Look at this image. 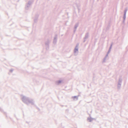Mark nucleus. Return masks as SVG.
I'll use <instances>...</instances> for the list:
<instances>
[{"label": "nucleus", "instance_id": "1", "mask_svg": "<svg viewBox=\"0 0 128 128\" xmlns=\"http://www.w3.org/2000/svg\"><path fill=\"white\" fill-rule=\"evenodd\" d=\"M22 96V100L24 103L27 105H28L30 103L32 105L34 104V102L32 99L23 96Z\"/></svg>", "mask_w": 128, "mask_h": 128}, {"label": "nucleus", "instance_id": "2", "mask_svg": "<svg viewBox=\"0 0 128 128\" xmlns=\"http://www.w3.org/2000/svg\"><path fill=\"white\" fill-rule=\"evenodd\" d=\"M79 46L78 44H77L74 49V53L76 55L78 53V46Z\"/></svg>", "mask_w": 128, "mask_h": 128}, {"label": "nucleus", "instance_id": "3", "mask_svg": "<svg viewBox=\"0 0 128 128\" xmlns=\"http://www.w3.org/2000/svg\"><path fill=\"white\" fill-rule=\"evenodd\" d=\"M32 3V2L31 1H29L28 3L26 5L25 8L26 10L28 9L30 7V5Z\"/></svg>", "mask_w": 128, "mask_h": 128}, {"label": "nucleus", "instance_id": "4", "mask_svg": "<svg viewBox=\"0 0 128 128\" xmlns=\"http://www.w3.org/2000/svg\"><path fill=\"white\" fill-rule=\"evenodd\" d=\"M128 10V9L127 8H126L124 11V16L123 17V22H124V21L125 20V19L126 18V12Z\"/></svg>", "mask_w": 128, "mask_h": 128}, {"label": "nucleus", "instance_id": "5", "mask_svg": "<svg viewBox=\"0 0 128 128\" xmlns=\"http://www.w3.org/2000/svg\"><path fill=\"white\" fill-rule=\"evenodd\" d=\"M50 41L48 40H47L45 42V45L46 46V50L48 49V45L49 43H50Z\"/></svg>", "mask_w": 128, "mask_h": 128}, {"label": "nucleus", "instance_id": "6", "mask_svg": "<svg viewBox=\"0 0 128 128\" xmlns=\"http://www.w3.org/2000/svg\"><path fill=\"white\" fill-rule=\"evenodd\" d=\"M57 35H56L54 37L53 40V43L54 44H56L57 42Z\"/></svg>", "mask_w": 128, "mask_h": 128}, {"label": "nucleus", "instance_id": "7", "mask_svg": "<svg viewBox=\"0 0 128 128\" xmlns=\"http://www.w3.org/2000/svg\"><path fill=\"white\" fill-rule=\"evenodd\" d=\"M88 33H87L86 34L85 37L84 38V42L86 41V40L88 38Z\"/></svg>", "mask_w": 128, "mask_h": 128}, {"label": "nucleus", "instance_id": "8", "mask_svg": "<svg viewBox=\"0 0 128 128\" xmlns=\"http://www.w3.org/2000/svg\"><path fill=\"white\" fill-rule=\"evenodd\" d=\"M63 82V80H59L56 81V83L57 85H59L60 84Z\"/></svg>", "mask_w": 128, "mask_h": 128}, {"label": "nucleus", "instance_id": "9", "mask_svg": "<svg viewBox=\"0 0 128 128\" xmlns=\"http://www.w3.org/2000/svg\"><path fill=\"white\" fill-rule=\"evenodd\" d=\"M108 56V54H106L105 56L103 59L102 62L104 63L106 62V60H107V58Z\"/></svg>", "mask_w": 128, "mask_h": 128}, {"label": "nucleus", "instance_id": "10", "mask_svg": "<svg viewBox=\"0 0 128 128\" xmlns=\"http://www.w3.org/2000/svg\"><path fill=\"white\" fill-rule=\"evenodd\" d=\"M78 23H77L74 26V32H75L76 30V29L77 27L78 26Z\"/></svg>", "mask_w": 128, "mask_h": 128}, {"label": "nucleus", "instance_id": "11", "mask_svg": "<svg viewBox=\"0 0 128 128\" xmlns=\"http://www.w3.org/2000/svg\"><path fill=\"white\" fill-rule=\"evenodd\" d=\"M79 95L78 96H72V98L74 100H75V99H76V100H77L78 99V98L79 96Z\"/></svg>", "mask_w": 128, "mask_h": 128}, {"label": "nucleus", "instance_id": "12", "mask_svg": "<svg viewBox=\"0 0 128 128\" xmlns=\"http://www.w3.org/2000/svg\"><path fill=\"white\" fill-rule=\"evenodd\" d=\"M122 81V79L120 78H119L118 80V83L121 84Z\"/></svg>", "mask_w": 128, "mask_h": 128}, {"label": "nucleus", "instance_id": "13", "mask_svg": "<svg viewBox=\"0 0 128 128\" xmlns=\"http://www.w3.org/2000/svg\"><path fill=\"white\" fill-rule=\"evenodd\" d=\"M38 15H37V16H36V17L34 20V22H36V20H37V18L38 17Z\"/></svg>", "mask_w": 128, "mask_h": 128}, {"label": "nucleus", "instance_id": "14", "mask_svg": "<svg viewBox=\"0 0 128 128\" xmlns=\"http://www.w3.org/2000/svg\"><path fill=\"white\" fill-rule=\"evenodd\" d=\"M121 84L118 83V88H120L121 87Z\"/></svg>", "mask_w": 128, "mask_h": 128}, {"label": "nucleus", "instance_id": "15", "mask_svg": "<svg viewBox=\"0 0 128 128\" xmlns=\"http://www.w3.org/2000/svg\"><path fill=\"white\" fill-rule=\"evenodd\" d=\"M88 120H89V122H91L92 121V120L91 118H88Z\"/></svg>", "mask_w": 128, "mask_h": 128}, {"label": "nucleus", "instance_id": "16", "mask_svg": "<svg viewBox=\"0 0 128 128\" xmlns=\"http://www.w3.org/2000/svg\"><path fill=\"white\" fill-rule=\"evenodd\" d=\"M111 50L109 49L108 52H107V54H108H108L110 53V52Z\"/></svg>", "mask_w": 128, "mask_h": 128}, {"label": "nucleus", "instance_id": "17", "mask_svg": "<svg viewBox=\"0 0 128 128\" xmlns=\"http://www.w3.org/2000/svg\"><path fill=\"white\" fill-rule=\"evenodd\" d=\"M112 44H111L110 46V47L109 49V50H111V49L112 48Z\"/></svg>", "mask_w": 128, "mask_h": 128}, {"label": "nucleus", "instance_id": "18", "mask_svg": "<svg viewBox=\"0 0 128 128\" xmlns=\"http://www.w3.org/2000/svg\"><path fill=\"white\" fill-rule=\"evenodd\" d=\"M13 69H11L10 70V72H13Z\"/></svg>", "mask_w": 128, "mask_h": 128}]
</instances>
